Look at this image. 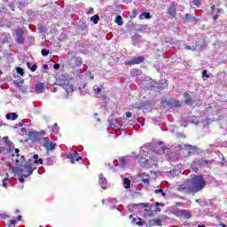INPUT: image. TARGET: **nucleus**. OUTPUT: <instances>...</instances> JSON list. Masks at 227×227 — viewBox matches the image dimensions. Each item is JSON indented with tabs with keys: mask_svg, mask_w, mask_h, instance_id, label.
Wrapping results in <instances>:
<instances>
[{
	"mask_svg": "<svg viewBox=\"0 0 227 227\" xmlns=\"http://www.w3.org/2000/svg\"><path fill=\"white\" fill-rule=\"evenodd\" d=\"M168 13L170 19H176V4H175V3H172L169 5Z\"/></svg>",
	"mask_w": 227,
	"mask_h": 227,
	"instance_id": "9",
	"label": "nucleus"
},
{
	"mask_svg": "<svg viewBox=\"0 0 227 227\" xmlns=\"http://www.w3.org/2000/svg\"><path fill=\"white\" fill-rule=\"evenodd\" d=\"M124 187L125 189H130V179L127 177L124 178Z\"/></svg>",
	"mask_w": 227,
	"mask_h": 227,
	"instance_id": "26",
	"label": "nucleus"
},
{
	"mask_svg": "<svg viewBox=\"0 0 227 227\" xmlns=\"http://www.w3.org/2000/svg\"><path fill=\"white\" fill-rule=\"evenodd\" d=\"M130 74H131V75L136 77L137 75H141V70H139V68H133L130 70Z\"/></svg>",
	"mask_w": 227,
	"mask_h": 227,
	"instance_id": "20",
	"label": "nucleus"
},
{
	"mask_svg": "<svg viewBox=\"0 0 227 227\" xmlns=\"http://www.w3.org/2000/svg\"><path fill=\"white\" fill-rule=\"evenodd\" d=\"M217 13H221V9L216 10Z\"/></svg>",
	"mask_w": 227,
	"mask_h": 227,
	"instance_id": "57",
	"label": "nucleus"
},
{
	"mask_svg": "<svg viewBox=\"0 0 227 227\" xmlns=\"http://www.w3.org/2000/svg\"><path fill=\"white\" fill-rule=\"evenodd\" d=\"M41 54H42V56H49V54H51V51L47 50V49H43L41 51Z\"/></svg>",
	"mask_w": 227,
	"mask_h": 227,
	"instance_id": "28",
	"label": "nucleus"
},
{
	"mask_svg": "<svg viewBox=\"0 0 227 227\" xmlns=\"http://www.w3.org/2000/svg\"><path fill=\"white\" fill-rule=\"evenodd\" d=\"M43 139L44 141L43 146L46 148V150L51 152L52 150L56 149V144H54V142L49 141V137H43Z\"/></svg>",
	"mask_w": 227,
	"mask_h": 227,
	"instance_id": "8",
	"label": "nucleus"
},
{
	"mask_svg": "<svg viewBox=\"0 0 227 227\" xmlns=\"http://www.w3.org/2000/svg\"><path fill=\"white\" fill-rule=\"evenodd\" d=\"M4 3H8V0H4Z\"/></svg>",
	"mask_w": 227,
	"mask_h": 227,
	"instance_id": "60",
	"label": "nucleus"
},
{
	"mask_svg": "<svg viewBox=\"0 0 227 227\" xmlns=\"http://www.w3.org/2000/svg\"><path fill=\"white\" fill-rule=\"evenodd\" d=\"M16 42L20 45H24L26 43V39L24 38V29L19 27L15 30Z\"/></svg>",
	"mask_w": 227,
	"mask_h": 227,
	"instance_id": "7",
	"label": "nucleus"
},
{
	"mask_svg": "<svg viewBox=\"0 0 227 227\" xmlns=\"http://www.w3.org/2000/svg\"><path fill=\"white\" fill-rule=\"evenodd\" d=\"M4 147L0 146V153L4 155V153H11V152H13L15 150V146L13 145V142L10 140V137H4L3 141Z\"/></svg>",
	"mask_w": 227,
	"mask_h": 227,
	"instance_id": "3",
	"label": "nucleus"
},
{
	"mask_svg": "<svg viewBox=\"0 0 227 227\" xmlns=\"http://www.w3.org/2000/svg\"><path fill=\"white\" fill-rule=\"evenodd\" d=\"M5 118H6L7 120L15 121V120H17V118H19V115H17V114H15V113H11V114H7L5 115Z\"/></svg>",
	"mask_w": 227,
	"mask_h": 227,
	"instance_id": "18",
	"label": "nucleus"
},
{
	"mask_svg": "<svg viewBox=\"0 0 227 227\" xmlns=\"http://www.w3.org/2000/svg\"><path fill=\"white\" fill-rule=\"evenodd\" d=\"M16 71L20 75H24V69H22V67H16Z\"/></svg>",
	"mask_w": 227,
	"mask_h": 227,
	"instance_id": "30",
	"label": "nucleus"
},
{
	"mask_svg": "<svg viewBox=\"0 0 227 227\" xmlns=\"http://www.w3.org/2000/svg\"><path fill=\"white\" fill-rule=\"evenodd\" d=\"M20 150L19 148L14 149V154L16 155V159H13L15 160L17 166H21L20 168H16L15 173L18 175H21V176H24V178H27V176H30V175H33V171L36 169V166L35 164H43V159L40 158L38 159V154L34 155L35 160H28L26 162V159L24 158V155L19 154ZM24 166L22 167V164Z\"/></svg>",
	"mask_w": 227,
	"mask_h": 227,
	"instance_id": "1",
	"label": "nucleus"
},
{
	"mask_svg": "<svg viewBox=\"0 0 227 227\" xmlns=\"http://www.w3.org/2000/svg\"><path fill=\"white\" fill-rule=\"evenodd\" d=\"M12 82H13L14 86H17V88H19L20 90V91H23V93L26 91V88H24L22 85H20V84L24 83V80H21L20 82L17 80H14Z\"/></svg>",
	"mask_w": 227,
	"mask_h": 227,
	"instance_id": "14",
	"label": "nucleus"
},
{
	"mask_svg": "<svg viewBox=\"0 0 227 227\" xmlns=\"http://www.w3.org/2000/svg\"><path fill=\"white\" fill-rule=\"evenodd\" d=\"M3 74V71L0 70V74Z\"/></svg>",
	"mask_w": 227,
	"mask_h": 227,
	"instance_id": "63",
	"label": "nucleus"
},
{
	"mask_svg": "<svg viewBox=\"0 0 227 227\" xmlns=\"http://www.w3.org/2000/svg\"><path fill=\"white\" fill-rule=\"evenodd\" d=\"M98 178L99 184H101V188L103 189V191H106V189H107V187H106V185H107V179L104 177V174H100L98 176Z\"/></svg>",
	"mask_w": 227,
	"mask_h": 227,
	"instance_id": "13",
	"label": "nucleus"
},
{
	"mask_svg": "<svg viewBox=\"0 0 227 227\" xmlns=\"http://www.w3.org/2000/svg\"><path fill=\"white\" fill-rule=\"evenodd\" d=\"M197 227H207V226H205V225H198Z\"/></svg>",
	"mask_w": 227,
	"mask_h": 227,
	"instance_id": "58",
	"label": "nucleus"
},
{
	"mask_svg": "<svg viewBox=\"0 0 227 227\" xmlns=\"http://www.w3.org/2000/svg\"><path fill=\"white\" fill-rule=\"evenodd\" d=\"M19 180L20 184H24L26 182V179H24V177H20Z\"/></svg>",
	"mask_w": 227,
	"mask_h": 227,
	"instance_id": "44",
	"label": "nucleus"
},
{
	"mask_svg": "<svg viewBox=\"0 0 227 227\" xmlns=\"http://www.w3.org/2000/svg\"><path fill=\"white\" fill-rule=\"evenodd\" d=\"M67 159H69L72 164H75V162H79V160H82V157L79 155V153H74L67 155Z\"/></svg>",
	"mask_w": 227,
	"mask_h": 227,
	"instance_id": "11",
	"label": "nucleus"
},
{
	"mask_svg": "<svg viewBox=\"0 0 227 227\" xmlns=\"http://www.w3.org/2000/svg\"><path fill=\"white\" fill-rule=\"evenodd\" d=\"M142 182L146 184H150V176H147V178H142Z\"/></svg>",
	"mask_w": 227,
	"mask_h": 227,
	"instance_id": "32",
	"label": "nucleus"
},
{
	"mask_svg": "<svg viewBox=\"0 0 227 227\" xmlns=\"http://www.w3.org/2000/svg\"><path fill=\"white\" fill-rule=\"evenodd\" d=\"M155 212H160V207H157Z\"/></svg>",
	"mask_w": 227,
	"mask_h": 227,
	"instance_id": "53",
	"label": "nucleus"
},
{
	"mask_svg": "<svg viewBox=\"0 0 227 227\" xmlns=\"http://www.w3.org/2000/svg\"><path fill=\"white\" fill-rule=\"evenodd\" d=\"M185 49L186 51H191V46H186Z\"/></svg>",
	"mask_w": 227,
	"mask_h": 227,
	"instance_id": "50",
	"label": "nucleus"
},
{
	"mask_svg": "<svg viewBox=\"0 0 227 227\" xmlns=\"http://www.w3.org/2000/svg\"><path fill=\"white\" fill-rule=\"evenodd\" d=\"M115 23H117L118 26H123V18L121 16L118 15L115 18Z\"/></svg>",
	"mask_w": 227,
	"mask_h": 227,
	"instance_id": "22",
	"label": "nucleus"
},
{
	"mask_svg": "<svg viewBox=\"0 0 227 227\" xmlns=\"http://www.w3.org/2000/svg\"><path fill=\"white\" fill-rule=\"evenodd\" d=\"M138 19H140V20H143V19H152V15H150V12H144L139 15Z\"/></svg>",
	"mask_w": 227,
	"mask_h": 227,
	"instance_id": "21",
	"label": "nucleus"
},
{
	"mask_svg": "<svg viewBox=\"0 0 227 227\" xmlns=\"http://www.w3.org/2000/svg\"><path fill=\"white\" fill-rule=\"evenodd\" d=\"M202 77H206L207 79H208V77H210V75H208V74L207 73V69H204L202 72Z\"/></svg>",
	"mask_w": 227,
	"mask_h": 227,
	"instance_id": "36",
	"label": "nucleus"
},
{
	"mask_svg": "<svg viewBox=\"0 0 227 227\" xmlns=\"http://www.w3.org/2000/svg\"><path fill=\"white\" fill-rule=\"evenodd\" d=\"M119 163L121 166H126L127 165V159L125 157L119 158Z\"/></svg>",
	"mask_w": 227,
	"mask_h": 227,
	"instance_id": "27",
	"label": "nucleus"
},
{
	"mask_svg": "<svg viewBox=\"0 0 227 227\" xmlns=\"http://www.w3.org/2000/svg\"><path fill=\"white\" fill-rule=\"evenodd\" d=\"M150 209H145V212H148Z\"/></svg>",
	"mask_w": 227,
	"mask_h": 227,
	"instance_id": "62",
	"label": "nucleus"
},
{
	"mask_svg": "<svg viewBox=\"0 0 227 227\" xmlns=\"http://www.w3.org/2000/svg\"><path fill=\"white\" fill-rule=\"evenodd\" d=\"M27 67L31 72H36V68H38V66L36 64L31 66L30 62H27Z\"/></svg>",
	"mask_w": 227,
	"mask_h": 227,
	"instance_id": "19",
	"label": "nucleus"
},
{
	"mask_svg": "<svg viewBox=\"0 0 227 227\" xmlns=\"http://www.w3.org/2000/svg\"><path fill=\"white\" fill-rule=\"evenodd\" d=\"M194 171H195V172H197V171H198V168H194Z\"/></svg>",
	"mask_w": 227,
	"mask_h": 227,
	"instance_id": "61",
	"label": "nucleus"
},
{
	"mask_svg": "<svg viewBox=\"0 0 227 227\" xmlns=\"http://www.w3.org/2000/svg\"><path fill=\"white\" fill-rule=\"evenodd\" d=\"M155 194H160L162 192V189H158L154 191Z\"/></svg>",
	"mask_w": 227,
	"mask_h": 227,
	"instance_id": "41",
	"label": "nucleus"
},
{
	"mask_svg": "<svg viewBox=\"0 0 227 227\" xmlns=\"http://www.w3.org/2000/svg\"><path fill=\"white\" fill-rule=\"evenodd\" d=\"M59 85L62 86L63 90H65L67 93H74V85L70 83L68 79L59 80Z\"/></svg>",
	"mask_w": 227,
	"mask_h": 227,
	"instance_id": "6",
	"label": "nucleus"
},
{
	"mask_svg": "<svg viewBox=\"0 0 227 227\" xmlns=\"http://www.w3.org/2000/svg\"><path fill=\"white\" fill-rule=\"evenodd\" d=\"M193 4L195 6H201V0H193Z\"/></svg>",
	"mask_w": 227,
	"mask_h": 227,
	"instance_id": "33",
	"label": "nucleus"
},
{
	"mask_svg": "<svg viewBox=\"0 0 227 227\" xmlns=\"http://www.w3.org/2000/svg\"><path fill=\"white\" fill-rule=\"evenodd\" d=\"M137 226H144L145 225V222L141 221V219H139L138 222H137Z\"/></svg>",
	"mask_w": 227,
	"mask_h": 227,
	"instance_id": "37",
	"label": "nucleus"
},
{
	"mask_svg": "<svg viewBox=\"0 0 227 227\" xmlns=\"http://www.w3.org/2000/svg\"><path fill=\"white\" fill-rule=\"evenodd\" d=\"M94 93H97V95L102 93V89L100 87L93 88Z\"/></svg>",
	"mask_w": 227,
	"mask_h": 227,
	"instance_id": "31",
	"label": "nucleus"
},
{
	"mask_svg": "<svg viewBox=\"0 0 227 227\" xmlns=\"http://www.w3.org/2000/svg\"><path fill=\"white\" fill-rule=\"evenodd\" d=\"M139 206L142 207L143 208H150V204L148 203H140Z\"/></svg>",
	"mask_w": 227,
	"mask_h": 227,
	"instance_id": "34",
	"label": "nucleus"
},
{
	"mask_svg": "<svg viewBox=\"0 0 227 227\" xmlns=\"http://www.w3.org/2000/svg\"><path fill=\"white\" fill-rule=\"evenodd\" d=\"M184 22H189V14H185Z\"/></svg>",
	"mask_w": 227,
	"mask_h": 227,
	"instance_id": "42",
	"label": "nucleus"
},
{
	"mask_svg": "<svg viewBox=\"0 0 227 227\" xmlns=\"http://www.w3.org/2000/svg\"><path fill=\"white\" fill-rule=\"evenodd\" d=\"M59 64H55V65H53V68L55 69V70H59Z\"/></svg>",
	"mask_w": 227,
	"mask_h": 227,
	"instance_id": "39",
	"label": "nucleus"
},
{
	"mask_svg": "<svg viewBox=\"0 0 227 227\" xmlns=\"http://www.w3.org/2000/svg\"><path fill=\"white\" fill-rule=\"evenodd\" d=\"M149 217H153V213H150Z\"/></svg>",
	"mask_w": 227,
	"mask_h": 227,
	"instance_id": "55",
	"label": "nucleus"
},
{
	"mask_svg": "<svg viewBox=\"0 0 227 227\" xmlns=\"http://www.w3.org/2000/svg\"><path fill=\"white\" fill-rule=\"evenodd\" d=\"M138 164L141 166V168H146L147 169H150V168L155 166L156 162L153 159H151L150 160L145 157H140L138 160Z\"/></svg>",
	"mask_w": 227,
	"mask_h": 227,
	"instance_id": "4",
	"label": "nucleus"
},
{
	"mask_svg": "<svg viewBox=\"0 0 227 227\" xmlns=\"http://www.w3.org/2000/svg\"><path fill=\"white\" fill-rule=\"evenodd\" d=\"M43 70H49V66L47 64L43 65Z\"/></svg>",
	"mask_w": 227,
	"mask_h": 227,
	"instance_id": "40",
	"label": "nucleus"
},
{
	"mask_svg": "<svg viewBox=\"0 0 227 227\" xmlns=\"http://www.w3.org/2000/svg\"><path fill=\"white\" fill-rule=\"evenodd\" d=\"M133 13H134V15H137V11L133 10Z\"/></svg>",
	"mask_w": 227,
	"mask_h": 227,
	"instance_id": "52",
	"label": "nucleus"
},
{
	"mask_svg": "<svg viewBox=\"0 0 227 227\" xmlns=\"http://www.w3.org/2000/svg\"><path fill=\"white\" fill-rule=\"evenodd\" d=\"M95 10L93 8H90L88 12L89 14L94 13Z\"/></svg>",
	"mask_w": 227,
	"mask_h": 227,
	"instance_id": "45",
	"label": "nucleus"
},
{
	"mask_svg": "<svg viewBox=\"0 0 227 227\" xmlns=\"http://www.w3.org/2000/svg\"><path fill=\"white\" fill-rule=\"evenodd\" d=\"M126 118H132V113L127 112L126 113Z\"/></svg>",
	"mask_w": 227,
	"mask_h": 227,
	"instance_id": "38",
	"label": "nucleus"
},
{
	"mask_svg": "<svg viewBox=\"0 0 227 227\" xmlns=\"http://www.w3.org/2000/svg\"><path fill=\"white\" fill-rule=\"evenodd\" d=\"M99 20H100V17L98 14L90 18V21L93 22V24H98Z\"/></svg>",
	"mask_w": 227,
	"mask_h": 227,
	"instance_id": "23",
	"label": "nucleus"
},
{
	"mask_svg": "<svg viewBox=\"0 0 227 227\" xmlns=\"http://www.w3.org/2000/svg\"><path fill=\"white\" fill-rule=\"evenodd\" d=\"M145 61V57L143 56H138L135 57L131 60L127 62V65L132 66V65H141Z\"/></svg>",
	"mask_w": 227,
	"mask_h": 227,
	"instance_id": "10",
	"label": "nucleus"
},
{
	"mask_svg": "<svg viewBox=\"0 0 227 227\" xmlns=\"http://www.w3.org/2000/svg\"><path fill=\"white\" fill-rule=\"evenodd\" d=\"M52 91H53V93H56V91H58V88L53 87V88H52Z\"/></svg>",
	"mask_w": 227,
	"mask_h": 227,
	"instance_id": "46",
	"label": "nucleus"
},
{
	"mask_svg": "<svg viewBox=\"0 0 227 227\" xmlns=\"http://www.w3.org/2000/svg\"><path fill=\"white\" fill-rule=\"evenodd\" d=\"M207 187V181L202 176H194L192 177L190 184H181L179 190L185 194H196L200 191H203V188Z\"/></svg>",
	"mask_w": 227,
	"mask_h": 227,
	"instance_id": "2",
	"label": "nucleus"
},
{
	"mask_svg": "<svg viewBox=\"0 0 227 227\" xmlns=\"http://www.w3.org/2000/svg\"><path fill=\"white\" fill-rule=\"evenodd\" d=\"M12 157H15V153L12 154Z\"/></svg>",
	"mask_w": 227,
	"mask_h": 227,
	"instance_id": "64",
	"label": "nucleus"
},
{
	"mask_svg": "<svg viewBox=\"0 0 227 227\" xmlns=\"http://www.w3.org/2000/svg\"><path fill=\"white\" fill-rule=\"evenodd\" d=\"M15 224H17V220H11L8 223V226H15Z\"/></svg>",
	"mask_w": 227,
	"mask_h": 227,
	"instance_id": "35",
	"label": "nucleus"
},
{
	"mask_svg": "<svg viewBox=\"0 0 227 227\" xmlns=\"http://www.w3.org/2000/svg\"><path fill=\"white\" fill-rule=\"evenodd\" d=\"M181 217H184V219H191L192 215L187 210H182L180 211Z\"/></svg>",
	"mask_w": 227,
	"mask_h": 227,
	"instance_id": "16",
	"label": "nucleus"
},
{
	"mask_svg": "<svg viewBox=\"0 0 227 227\" xmlns=\"http://www.w3.org/2000/svg\"><path fill=\"white\" fill-rule=\"evenodd\" d=\"M217 19H219V14L213 16V20H217Z\"/></svg>",
	"mask_w": 227,
	"mask_h": 227,
	"instance_id": "43",
	"label": "nucleus"
},
{
	"mask_svg": "<svg viewBox=\"0 0 227 227\" xmlns=\"http://www.w3.org/2000/svg\"><path fill=\"white\" fill-rule=\"evenodd\" d=\"M150 224H152V226H162V220L152 219L150 220Z\"/></svg>",
	"mask_w": 227,
	"mask_h": 227,
	"instance_id": "15",
	"label": "nucleus"
},
{
	"mask_svg": "<svg viewBox=\"0 0 227 227\" xmlns=\"http://www.w3.org/2000/svg\"><path fill=\"white\" fill-rule=\"evenodd\" d=\"M184 104L187 106H192L194 104V101H192V98L191 97V94H189V91H185L184 93Z\"/></svg>",
	"mask_w": 227,
	"mask_h": 227,
	"instance_id": "12",
	"label": "nucleus"
},
{
	"mask_svg": "<svg viewBox=\"0 0 227 227\" xmlns=\"http://www.w3.org/2000/svg\"><path fill=\"white\" fill-rule=\"evenodd\" d=\"M42 136H45V131L43 130H42L41 132L32 131L28 134V139H30L32 143H36V141H42V139H43V137Z\"/></svg>",
	"mask_w": 227,
	"mask_h": 227,
	"instance_id": "5",
	"label": "nucleus"
},
{
	"mask_svg": "<svg viewBox=\"0 0 227 227\" xmlns=\"http://www.w3.org/2000/svg\"><path fill=\"white\" fill-rule=\"evenodd\" d=\"M20 219H22V215L18 216V220L20 221Z\"/></svg>",
	"mask_w": 227,
	"mask_h": 227,
	"instance_id": "56",
	"label": "nucleus"
},
{
	"mask_svg": "<svg viewBox=\"0 0 227 227\" xmlns=\"http://www.w3.org/2000/svg\"><path fill=\"white\" fill-rule=\"evenodd\" d=\"M211 10H212V11L215 10V5L213 4V5L211 6Z\"/></svg>",
	"mask_w": 227,
	"mask_h": 227,
	"instance_id": "49",
	"label": "nucleus"
},
{
	"mask_svg": "<svg viewBox=\"0 0 227 227\" xmlns=\"http://www.w3.org/2000/svg\"><path fill=\"white\" fill-rule=\"evenodd\" d=\"M161 195L164 197L166 196V193L164 192V191L162 190Z\"/></svg>",
	"mask_w": 227,
	"mask_h": 227,
	"instance_id": "54",
	"label": "nucleus"
},
{
	"mask_svg": "<svg viewBox=\"0 0 227 227\" xmlns=\"http://www.w3.org/2000/svg\"><path fill=\"white\" fill-rule=\"evenodd\" d=\"M9 178H8V174H6V177L4 179H3V187L7 188L8 187V182Z\"/></svg>",
	"mask_w": 227,
	"mask_h": 227,
	"instance_id": "29",
	"label": "nucleus"
},
{
	"mask_svg": "<svg viewBox=\"0 0 227 227\" xmlns=\"http://www.w3.org/2000/svg\"><path fill=\"white\" fill-rule=\"evenodd\" d=\"M219 226H221V227H226V224L219 223Z\"/></svg>",
	"mask_w": 227,
	"mask_h": 227,
	"instance_id": "51",
	"label": "nucleus"
},
{
	"mask_svg": "<svg viewBox=\"0 0 227 227\" xmlns=\"http://www.w3.org/2000/svg\"><path fill=\"white\" fill-rule=\"evenodd\" d=\"M195 201H196V203H200V200H196Z\"/></svg>",
	"mask_w": 227,
	"mask_h": 227,
	"instance_id": "59",
	"label": "nucleus"
},
{
	"mask_svg": "<svg viewBox=\"0 0 227 227\" xmlns=\"http://www.w3.org/2000/svg\"><path fill=\"white\" fill-rule=\"evenodd\" d=\"M172 107H182V104H180V100L175 99L171 102Z\"/></svg>",
	"mask_w": 227,
	"mask_h": 227,
	"instance_id": "24",
	"label": "nucleus"
},
{
	"mask_svg": "<svg viewBox=\"0 0 227 227\" xmlns=\"http://www.w3.org/2000/svg\"><path fill=\"white\" fill-rule=\"evenodd\" d=\"M143 107H145V105H141L137 107V109H143Z\"/></svg>",
	"mask_w": 227,
	"mask_h": 227,
	"instance_id": "48",
	"label": "nucleus"
},
{
	"mask_svg": "<svg viewBox=\"0 0 227 227\" xmlns=\"http://www.w3.org/2000/svg\"><path fill=\"white\" fill-rule=\"evenodd\" d=\"M210 164H212V161L210 160H205V158H203L200 162L201 166H208Z\"/></svg>",
	"mask_w": 227,
	"mask_h": 227,
	"instance_id": "25",
	"label": "nucleus"
},
{
	"mask_svg": "<svg viewBox=\"0 0 227 227\" xmlns=\"http://www.w3.org/2000/svg\"><path fill=\"white\" fill-rule=\"evenodd\" d=\"M160 206H162L161 203H160V202H156V203H155V207H160Z\"/></svg>",
	"mask_w": 227,
	"mask_h": 227,
	"instance_id": "47",
	"label": "nucleus"
},
{
	"mask_svg": "<svg viewBox=\"0 0 227 227\" xmlns=\"http://www.w3.org/2000/svg\"><path fill=\"white\" fill-rule=\"evenodd\" d=\"M35 92L36 93H43V82H38L35 85Z\"/></svg>",
	"mask_w": 227,
	"mask_h": 227,
	"instance_id": "17",
	"label": "nucleus"
}]
</instances>
